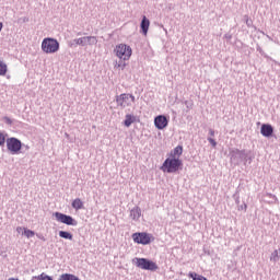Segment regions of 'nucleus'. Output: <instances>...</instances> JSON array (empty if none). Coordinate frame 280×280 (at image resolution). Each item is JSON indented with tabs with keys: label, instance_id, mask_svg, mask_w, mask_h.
<instances>
[{
	"label": "nucleus",
	"instance_id": "nucleus-21",
	"mask_svg": "<svg viewBox=\"0 0 280 280\" xmlns=\"http://www.w3.org/2000/svg\"><path fill=\"white\" fill-rule=\"evenodd\" d=\"M270 260L271 261H278L279 260V250H273V253L271 254V257H270Z\"/></svg>",
	"mask_w": 280,
	"mask_h": 280
},
{
	"label": "nucleus",
	"instance_id": "nucleus-14",
	"mask_svg": "<svg viewBox=\"0 0 280 280\" xmlns=\"http://www.w3.org/2000/svg\"><path fill=\"white\" fill-rule=\"evenodd\" d=\"M137 121V117H135L133 115L127 114L125 116V126L126 128H130V126H132V124H135Z\"/></svg>",
	"mask_w": 280,
	"mask_h": 280
},
{
	"label": "nucleus",
	"instance_id": "nucleus-19",
	"mask_svg": "<svg viewBox=\"0 0 280 280\" xmlns=\"http://www.w3.org/2000/svg\"><path fill=\"white\" fill-rule=\"evenodd\" d=\"M8 73V65L5 62L0 61V75H5Z\"/></svg>",
	"mask_w": 280,
	"mask_h": 280
},
{
	"label": "nucleus",
	"instance_id": "nucleus-22",
	"mask_svg": "<svg viewBox=\"0 0 280 280\" xmlns=\"http://www.w3.org/2000/svg\"><path fill=\"white\" fill-rule=\"evenodd\" d=\"M0 145H5V136L3 132H0Z\"/></svg>",
	"mask_w": 280,
	"mask_h": 280
},
{
	"label": "nucleus",
	"instance_id": "nucleus-11",
	"mask_svg": "<svg viewBox=\"0 0 280 280\" xmlns=\"http://www.w3.org/2000/svg\"><path fill=\"white\" fill-rule=\"evenodd\" d=\"M272 132H275L272 125L264 124L260 128V135H262V137H272Z\"/></svg>",
	"mask_w": 280,
	"mask_h": 280
},
{
	"label": "nucleus",
	"instance_id": "nucleus-20",
	"mask_svg": "<svg viewBox=\"0 0 280 280\" xmlns=\"http://www.w3.org/2000/svg\"><path fill=\"white\" fill-rule=\"evenodd\" d=\"M23 231H24L25 237H27V238L34 237V235H36V234L34 233V231L27 230V228H24Z\"/></svg>",
	"mask_w": 280,
	"mask_h": 280
},
{
	"label": "nucleus",
	"instance_id": "nucleus-28",
	"mask_svg": "<svg viewBox=\"0 0 280 280\" xmlns=\"http://www.w3.org/2000/svg\"><path fill=\"white\" fill-rule=\"evenodd\" d=\"M9 280H19V279H16V278H10Z\"/></svg>",
	"mask_w": 280,
	"mask_h": 280
},
{
	"label": "nucleus",
	"instance_id": "nucleus-17",
	"mask_svg": "<svg viewBox=\"0 0 280 280\" xmlns=\"http://www.w3.org/2000/svg\"><path fill=\"white\" fill-rule=\"evenodd\" d=\"M59 280H80V278H78V276H75V275L62 273V275L59 277Z\"/></svg>",
	"mask_w": 280,
	"mask_h": 280
},
{
	"label": "nucleus",
	"instance_id": "nucleus-4",
	"mask_svg": "<svg viewBox=\"0 0 280 280\" xmlns=\"http://www.w3.org/2000/svg\"><path fill=\"white\" fill-rule=\"evenodd\" d=\"M133 261L141 270H151V272H154L159 269V265L148 258H135Z\"/></svg>",
	"mask_w": 280,
	"mask_h": 280
},
{
	"label": "nucleus",
	"instance_id": "nucleus-25",
	"mask_svg": "<svg viewBox=\"0 0 280 280\" xmlns=\"http://www.w3.org/2000/svg\"><path fill=\"white\" fill-rule=\"evenodd\" d=\"M24 229H25V228L19 226V228H16V231H18V233H21Z\"/></svg>",
	"mask_w": 280,
	"mask_h": 280
},
{
	"label": "nucleus",
	"instance_id": "nucleus-27",
	"mask_svg": "<svg viewBox=\"0 0 280 280\" xmlns=\"http://www.w3.org/2000/svg\"><path fill=\"white\" fill-rule=\"evenodd\" d=\"M3 30V23L0 22V32Z\"/></svg>",
	"mask_w": 280,
	"mask_h": 280
},
{
	"label": "nucleus",
	"instance_id": "nucleus-12",
	"mask_svg": "<svg viewBox=\"0 0 280 280\" xmlns=\"http://www.w3.org/2000/svg\"><path fill=\"white\" fill-rule=\"evenodd\" d=\"M140 27H141V30H142V34H143L144 36H148V31L150 30V20H148L147 16H143V18H142Z\"/></svg>",
	"mask_w": 280,
	"mask_h": 280
},
{
	"label": "nucleus",
	"instance_id": "nucleus-15",
	"mask_svg": "<svg viewBox=\"0 0 280 280\" xmlns=\"http://www.w3.org/2000/svg\"><path fill=\"white\" fill-rule=\"evenodd\" d=\"M72 209H75V211H80V209H84V202H82V199L77 198L72 201Z\"/></svg>",
	"mask_w": 280,
	"mask_h": 280
},
{
	"label": "nucleus",
	"instance_id": "nucleus-26",
	"mask_svg": "<svg viewBox=\"0 0 280 280\" xmlns=\"http://www.w3.org/2000/svg\"><path fill=\"white\" fill-rule=\"evenodd\" d=\"M4 119H5V121H8L9 124H12V120H10V118L5 117Z\"/></svg>",
	"mask_w": 280,
	"mask_h": 280
},
{
	"label": "nucleus",
	"instance_id": "nucleus-3",
	"mask_svg": "<svg viewBox=\"0 0 280 280\" xmlns=\"http://www.w3.org/2000/svg\"><path fill=\"white\" fill-rule=\"evenodd\" d=\"M42 51L44 54H58L60 51V43L52 37H46L42 42Z\"/></svg>",
	"mask_w": 280,
	"mask_h": 280
},
{
	"label": "nucleus",
	"instance_id": "nucleus-8",
	"mask_svg": "<svg viewBox=\"0 0 280 280\" xmlns=\"http://www.w3.org/2000/svg\"><path fill=\"white\" fill-rule=\"evenodd\" d=\"M54 217L57 222H61V224H67L68 226H78V221L71 218V215H67L61 212H55Z\"/></svg>",
	"mask_w": 280,
	"mask_h": 280
},
{
	"label": "nucleus",
	"instance_id": "nucleus-13",
	"mask_svg": "<svg viewBox=\"0 0 280 280\" xmlns=\"http://www.w3.org/2000/svg\"><path fill=\"white\" fill-rule=\"evenodd\" d=\"M183 155V145H177L174 150L171 151L170 156L172 159H180Z\"/></svg>",
	"mask_w": 280,
	"mask_h": 280
},
{
	"label": "nucleus",
	"instance_id": "nucleus-18",
	"mask_svg": "<svg viewBox=\"0 0 280 280\" xmlns=\"http://www.w3.org/2000/svg\"><path fill=\"white\" fill-rule=\"evenodd\" d=\"M59 237H62L63 240H73V234L66 232V231H60L59 232Z\"/></svg>",
	"mask_w": 280,
	"mask_h": 280
},
{
	"label": "nucleus",
	"instance_id": "nucleus-7",
	"mask_svg": "<svg viewBox=\"0 0 280 280\" xmlns=\"http://www.w3.org/2000/svg\"><path fill=\"white\" fill-rule=\"evenodd\" d=\"M22 147L23 144L21 143V140L16 138L7 139V148L11 154H19Z\"/></svg>",
	"mask_w": 280,
	"mask_h": 280
},
{
	"label": "nucleus",
	"instance_id": "nucleus-23",
	"mask_svg": "<svg viewBox=\"0 0 280 280\" xmlns=\"http://www.w3.org/2000/svg\"><path fill=\"white\" fill-rule=\"evenodd\" d=\"M209 143L212 144V148H215V145H218V142H215V140L213 138H208Z\"/></svg>",
	"mask_w": 280,
	"mask_h": 280
},
{
	"label": "nucleus",
	"instance_id": "nucleus-1",
	"mask_svg": "<svg viewBox=\"0 0 280 280\" xmlns=\"http://www.w3.org/2000/svg\"><path fill=\"white\" fill-rule=\"evenodd\" d=\"M115 56L119 59V61L114 62V69H120L124 71L126 67H128V60L132 58V47L127 44H118L114 48Z\"/></svg>",
	"mask_w": 280,
	"mask_h": 280
},
{
	"label": "nucleus",
	"instance_id": "nucleus-16",
	"mask_svg": "<svg viewBox=\"0 0 280 280\" xmlns=\"http://www.w3.org/2000/svg\"><path fill=\"white\" fill-rule=\"evenodd\" d=\"M130 218L136 221L139 220V218H141V208L136 207V208L131 209Z\"/></svg>",
	"mask_w": 280,
	"mask_h": 280
},
{
	"label": "nucleus",
	"instance_id": "nucleus-5",
	"mask_svg": "<svg viewBox=\"0 0 280 280\" xmlns=\"http://www.w3.org/2000/svg\"><path fill=\"white\" fill-rule=\"evenodd\" d=\"M132 240L135 244H142V246H148V244L152 243V234H148L145 232H137L132 234Z\"/></svg>",
	"mask_w": 280,
	"mask_h": 280
},
{
	"label": "nucleus",
	"instance_id": "nucleus-2",
	"mask_svg": "<svg viewBox=\"0 0 280 280\" xmlns=\"http://www.w3.org/2000/svg\"><path fill=\"white\" fill-rule=\"evenodd\" d=\"M179 170H183V160L178 158L168 156L161 166V171L166 174H176Z\"/></svg>",
	"mask_w": 280,
	"mask_h": 280
},
{
	"label": "nucleus",
	"instance_id": "nucleus-10",
	"mask_svg": "<svg viewBox=\"0 0 280 280\" xmlns=\"http://www.w3.org/2000/svg\"><path fill=\"white\" fill-rule=\"evenodd\" d=\"M97 38L95 36L80 37L77 39V45H96Z\"/></svg>",
	"mask_w": 280,
	"mask_h": 280
},
{
	"label": "nucleus",
	"instance_id": "nucleus-9",
	"mask_svg": "<svg viewBox=\"0 0 280 280\" xmlns=\"http://www.w3.org/2000/svg\"><path fill=\"white\" fill-rule=\"evenodd\" d=\"M167 124H170V121L164 115H160L154 118V126L158 130H164V128H167Z\"/></svg>",
	"mask_w": 280,
	"mask_h": 280
},
{
	"label": "nucleus",
	"instance_id": "nucleus-6",
	"mask_svg": "<svg viewBox=\"0 0 280 280\" xmlns=\"http://www.w3.org/2000/svg\"><path fill=\"white\" fill-rule=\"evenodd\" d=\"M116 103L121 108H128V106H132L135 104V95L132 94H120L116 97Z\"/></svg>",
	"mask_w": 280,
	"mask_h": 280
},
{
	"label": "nucleus",
	"instance_id": "nucleus-24",
	"mask_svg": "<svg viewBox=\"0 0 280 280\" xmlns=\"http://www.w3.org/2000/svg\"><path fill=\"white\" fill-rule=\"evenodd\" d=\"M209 135H210V137H215V131L213 129H210Z\"/></svg>",
	"mask_w": 280,
	"mask_h": 280
}]
</instances>
